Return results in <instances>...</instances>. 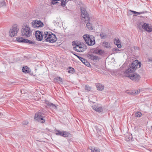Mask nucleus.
Masks as SVG:
<instances>
[{"label":"nucleus","instance_id":"obj_23","mask_svg":"<svg viewBox=\"0 0 152 152\" xmlns=\"http://www.w3.org/2000/svg\"><path fill=\"white\" fill-rule=\"evenodd\" d=\"M94 53L95 54L99 53L100 54H102V51L101 50H98L97 49H94L93 50Z\"/></svg>","mask_w":152,"mask_h":152},{"label":"nucleus","instance_id":"obj_10","mask_svg":"<svg viewBox=\"0 0 152 152\" xmlns=\"http://www.w3.org/2000/svg\"><path fill=\"white\" fill-rule=\"evenodd\" d=\"M142 28L148 33L152 32V25L151 24L144 23L143 25Z\"/></svg>","mask_w":152,"mask_h":152},{"label":"nucleus","instance_id":"obj_17","mask_svg":"<svg viewBox=\"0 0 152 152\" xmlns=\"http://www.w3.org/2000/svg\"><path fill=\"white\" fill-rule=\"evenodd\" d=\"M92 108L94 110L99 112H100L102 110V107H97L95 105L92 106Z\"/></svg>","mask_w":152,"mask_h":152},{"label":"nucleus","instance_id":"obj_28","mask_svg":"<svg viewBox=\"0 0 152 152\" xmlns=\"http://www.w3.org/2000/svg\"><path fill=\"white\" fill-rule=\"evenodd\" d=\"M6 5V3L4 0H3L1 1H0V7L5 6Z\"/></svg>","mask_w":152,"mask_h":152},{"label":"nucleus","instance_id":"obj_45","mask_svg":"<svg viewBox=\"0 0 152 152\" xmlns=\"http://www.w3.org/2000/svg\"><path fill=\"white\" fill-rule=\"evenodd\" d=\"M83 38L86 41V34H84L83 35Z\"/></svg>","mask_w":152,"mask_h":152},{"label":"nucleus","instance_id":"obj_20","mask_svg":"<svg viewBox=\"0 0 152 152\" xmlns=\"http://www.w3.org/2000/svg\"><path fill=\"white\" fill-rule=\"evenodd\" d=\"M42 116V115L41 113L39 112L35 114L34 117V119L36 121H37V119L40 118Z\"/></svg>","mask_w":152,"mask_h":152},{"label":"nucleus","instance_id":"obj_38","mask_svg":"<svg viewBox=\"0 0 152 152\" xmlns=\"http://www.w3.org/2000/svg\"><path fill=\"white\" fill-rule=\"evenodd\" d=\"M112 51L113 52H115L116 51H119V49L117 48H113L112 49Z\"/></svg>","mask_w":152,"mask_h":152},{"label":"nucleus","instance_id":"obj_4","mask_svg":"<svg viewBox=\"0 0 152 152\" xmlns=\"http://www.w3.org/2000/svg\"><path fill=\"white\" fill-rule=\"evenodd\" d=\"M94 37L92 35L86 34V44L89 46L93 45L95 44Z\"/></svg>","mask_w":152,"mask_h":152},{"label":"nucleus","instance_id":"obj_15","mask_svg":"<svg viewBox=\"0 0 152 152\" xmlns=\"http://www.w3.org/2000/svg\"><path fill=\"white\" fill-rule=\"evenodd\" d=\"M114 41L115 44L117 45L118 48H120L121 47L120 41L118 38H115Z\"/></svg>","mask_w":152,"mask_h":152},{"label":"nucleus","instance_id":"obj_13","mask_svg":"<svg viewBox=\"0 0 152 152\" xmlns=\"http://www.w3.org/2000/svg\"><path fill=\"white\" fill-rule=\"evenodd\" d=\"M88 56L89 58L94 61H98L100 59L98 56H94L92 54H89L88 55Z\"/></svg>","mask_w":152,"mask_h":152},{"label":"nucleus","instance_id":"obj_43","mask_svg":"<svg viewBox=\"0 0 152 152\" xmlns=\"http://www.w3.org/2000/svg\"><path fill=\"white\" fill-rule=\"evenodd\" d=\"M76 46L78 47V48L79 49L80 48H82V47L80 46V45L79 44H77V45H76Z\"/></svg>","mask_w":152,"mask_h":152},{"label":"nucleus","instance_id":"obj_24","mask_svg":"<svg viewBox=\"0 0 152 152\" xmlns=\"http://www.w3.org/2000/svg\"><path fill=\"white\" fill-rule=\"evenodd\" d=\"M103 45L104 47L108 48L110 47V44L107 42H104L103 43Z\"/></svg>","mask_w":152,"mask_h":152},{"label":"nucleus","instance_id":"obj_44","mask_svg":"<svg viewBox=\"0 0 152 152\" xmlns=\"http://www.w3.org/2000/svg\"><path fill=\"white\" fill-rule=\"evenodd\" d=\"M132 12H133L135 14H139V12H137L136 11H133Z\"/></svg>","mask_w":152,"mask_h":152},{"label":"nucleus","instance_id":"obj_14","mask_svg":"<svg viewBox=\"0 0 152 152\" xmlns=\"http://www.w3.org/2000/svg\"><path fill=\"white\" fill-rule=\"evenodd\" d=\"M86 27L90 30H92L94 29V26L91 22H86Z\"/></svg>","mask_w":152,"mask_h":152},{"label":"nucleus","instance_id":"obj_1","mask_svg":"<svg viewBox=\"0 0 152 152\" xmlns=\"http://www.w3.org/2000/svg\"><path fill=\"white\" fill-rule=\"evenodd\" d=\"M141 64L138 60L134 61L126 69L125 71L124 75L128 77L133 81L138 82L140 78V76L138 74L133 72L138 67L140 68Z\"/></svg>","mask_w":152,"mask_h":152},{"label":"nucleus","instance_id":"obj_8","mask_svg":"<svg viewBox=\"0 0 152 152\" xmlns=\"http://www.w3.org/2000/svg\"><path fill=\"white\" fill-rule=\"evenodd\" d=\"M44 34L42 31H37L35 33V36L37 40L39 41L42 40L43 37H44Z\"/></svg>","mask_w":152,"mask_h":152},{"label":"nucleus","instance_id":"obj_3","mask_svg":"<svg viewBox=\"0 0 152 152\" xmlns=\"http://www.w3.org/2000/svg\"><path fill=\"white\" fill-rule=\"evenodd\" d=\"M21 35L25 37H28L31 35L32 31L27 25L23 26L21 30Z\"/></svg>","mask_w":152,"mask_h":152},{"label":"nucleus","instance_id":"obj_7","mask_svg":"<svg viewBox=\"0 0 152 152\" xmlns=\"http://www.w3.org/2000/svg\"><path fill=\"white\" fill-rule=\"evenodd\" d=\"M33 28H37L39 27H42L44 26L43 23L40 20H35L32 22Z\"/></svg>","mask_w":152,"mask_h":152},{"label":"nucleus","instance_id":"obj_34","mask_svg":"<svg viewBox=\"0 0 152 152\" xmlns=\"http://www.w3.org/2000/svg\"><path fill=\"white\" fill-rule=\"evenodd\" d=\"M91 87L86 85V91H89L91 90Z\"/></svg>","mask_w":152,"mask_h":152},{"label":"nucleus","instance_id":"obj_2","mask_svg":"<svg viewBox=\"0 0 152 152\" xmlns=\"http://www.w3.org/2000/svg\"><path fill=\"white\" fill-rule=\"evenodd\" d=\"M44 37L46 42L53 43L55 42L57 39L56 36L51 32L45 31L44 33Z\"/></svg>","mask_w":152,"mask_h":152},{"label":"nucleus","instance_id":"obj_9","mask_svg":"<svg viewBox=\"0 0 152 152\" xmlns=\"http://www.w3.org/2000/svg\"><path fill=\"white\" fill-rule=\"evenodd\" d=\"M55 134L57 135H60L63 137H67L69 135V133L66 131H63L62 132L58 130H55Z\"/></svg>","mask_w":152,"mask_h":152},{"label":"nucleus","instance_id":"obj_27","mask_svg":"<svg viewBox=\"0 0 152 152\" xmlns=\"http://www.w3.org/2000/svg\"><path fill=\"white\" fill-rule=\"evenodd\" d=\"M45 103L48 106H50L53 107H56V106L53 103L50 102L48 101H46Z\"/></svg>","mask_w":152,"mask_h":152},{"label":"nucleus","instance_id":"obj_25","mask_svg":"<svg viewBox=\"0 0 152 152\" xmlns=\"http://www.w3.org/2000/svg\"><path fill=\"white\" fill-rule=\"evenodd\" d=\"M142 23L141 22H138L137 23V28L140 29L141 30L143 26Z\"/></svg>","mask_w":152,"mask_h":152},{"label":"nucleus","instance_id":"obj_32","mask_svg":"<svg viewBox=\"0 0 152 152\" xmlns=\"http://www.w3.org/2000/svg\"><path fill=\"white\" fill-rule=\"evenodd\" d=\"M141 115V113L139 112H137L135 114V116L136 117H140Z\"/></svg>","mask_w":152,"mask_h":152},{"label":"nucleus","instance_id":"obj_37","mask_svg":"<svg viewBox=\"0 0 152 152\" xmlns=\"http://www.w3.org/2000/svg\"><path fill=\"white\" fill-rule=\"evenodd\" d=\"M72 45L73 46H76L77 45V42H76L73 41L72 42Z\"/></svg>","mask_w":152,"mask_h":152},{"label":"nucleus","instance_id":"obj_29","mask_svg":"<svg viewBox=\"0 0 152 152\" xmlns=\"http://www.w3.org/2000/svg\"><path fill=\"white\" fill-rule=\"evenodd\" d=\"M79 59L85 65H86V60L85 59L79 56H77Z\"/></svg>","mask_w":152,"mask_h":152},{"label":"nucleus","instance_id":"obj_47","mask_svg":"<svg viewBox=\"0 0 152 152\" xmlns=\"http://www.w3.org/2000/svg\"><path fill=\"white\" fill-rule=\"evenodd\" d=\"M57 1H60L61 0H56Z\"/></svg>","mask_w":152,"mask_h":152},{"label":"nucleus","instance_id":"obj_46","mask_svg":"<svg viewBox=\"0 0 152 152\" xmlns=\"http://www.w3.org/2000/svg\"><path fill=\"white\" fill-rule=\"evenodd\" d=\"M139 14H138V15H140L141 14H142V13H144V12H139Z\"/></svg>","mask_w":152,"mask_h":152},{"label":"nucleus","instance_id":"obj_36","mask_svg":"<svg viewBox=\"0 0 152 152\" xmlns=\"http://www.w3.org/2000/svg\"><path fill=\"white\" fill-rule=\"evenodd\" d=\"M28 122L26 121H23L22 122V124L23 125H26L28 124Z\"/></svg>","mask_w":152,"mask_h":152},{"label":"nucleus","instance_id":"obj_39","mask_svg":"<svg viewBox=\"0 0 152 152\" xmlns=\"http://www.w3.org/2000/svg\"><path fill=\"white\" fill-rule=\"evenodd\" d=\"M57 1L56 0H53L52 1V4H55L56 3H57L58 2L56 1Z\"/></svg>","mask_w":152,"mask_h":152},{"label":"nucleus","instance_id":"obj_33","mask_svg":"<svg viewBox=\"0 0 152 152\" xmlns=\"http://www.w3.org/2000/svg\"><path fill=\"white\" fill-rule=\"evenodd\" d=\"M131 95H136V90L131 91Z\"/></svg>","mask_w":152,"mask_h":152},{"label":"nucleus","instance_id":"obj_40","mask_svg":"<svg viewBox=\"0 0 152 152\" xmlns=\"http://www.w3.org/2000/svg\"><path fill=\"white\" fill-rule=\"evenodd\" d=\"M86 66H87L90 67L91 66V65L88 62L86 61Z\"/></svg>","mask_w":152,"mask_h":152},{"label":"nucleus","instance_id":"obj_26","mask_svg":"<svg viewBox=\"0 0 152 152\" xmlns=\"http://www.w3.org/2000/svg\"><path fill=\"white\" fill-rule=\"evenodd\" d=\"M61 5L63 7H64L66 4L68 2L66 0H61Z\"/></svg>","mask_w":152,"mask_h":152},{"label":"nucleus","instance_id":"obj_48","mask_svg":"<svg viewBox=\"0 0 152 152\" xmlns=\"http://www.w3.org/2000/svg\"><path fill=\"white\" fill-rule=\"evenodd\" d=\"M151 128H152V126H151Z\"/></svg>","mask_w":152,"mask_h":152},{"label":"nucleus","instance_id":"obj_22","mask_svg":"<svg viewBox=\"0 0 152 152\" xmlns=\"http://www.w3.org/2000/svg\"><path fill=\"white\" fill-rule=\"evenodd\" d=\"M29 68L26 66L25 67H23L22 69L23 72L25 73H28L29 72Z\"/></svg>","mask_w":152,"mask_h":152},{"label":"nucleus","instance_id":"obj_6","mask_svg":"<svg viewBox=\"0 0 152 152\" xmlns=\"http://www.w3.org/2000/svg\"><path fill=\"white\" fill-rule=\"evenodd\" d=\"M19 28L16 24L14 25L10 31V36L11 37H13L16 36L19 31Z\"/></svg>","mask_w":152,"mask_h":152},{"label":"nucleus","instance_id":"obj_19","mask_svg":"<svg viewBox=\"0 0 152 152\" xmlns=\"http://www.w3.org/2000/svg\"><path fill=\"white\" fill-rule=\"evenodd\" d=\"M45 117V116H42L40 118L37 119V121L41 123H43L45 121V119L44 118Z\"/></svg>","mask_w":152,"mask_h":152},{"label":"nucleus","instance_id":"obj_5","mask_svg":"<svg viewBox=\"0 0 152 152\" xmlns=\"http://www.w3.org/2000/svg\"><path fill=\"white\" fill-rule=\"evenodd\" d=\"M16 40L18 42L22 43H26L30 45H35L36 44V42L31 41L27 39H25L22 37H17L16 39Z\"/></svg>","mask_w":152,"mask_h":152},{"label":"nucleus","instance_id":"obj_35","mask_svg":"<svg viewBox=\"0 0 152 152\" xmlns=\"http://www.w3.org/2000/svg\"><path fill=\"white\" fill-rule=\"evenodd\" d=\"M73 49L77 52H80L79 49H78V47L76 46V45L75 47H74Z\"/></svg>","mask_w":152,"mask_h":152},{"label":"nucleus","instance_id":"obj_11","mask_svg":"<svg viewBox=\"0 0 152 152\" xmlns=\"http://www.w3.org/2000/svg\"><path fill=\"white\" fill-rule=\"evenodd\" d=\"M81 16V18L82 20H84L86 18V12L85 9L82 7H80Z\"/></svg>","mask_w":152,"mask_h":152},{"label":"nucleus","instance_id":"obj_16","mask_svg":"<svg viewBox=\"0 0 152 152\" xmlns=\"http://www.w3.org/2000/svg\"><path fill=\"white\" fill-rule=\"evenodd\" d=\"M97 89L99 91H102L103 90L104 86L99 83H97L96 84Z\"/></svg>","mask_w":152,"mask_h":152},{"label":"nucleus","instance_id":"obj_12","mask_svg":"<svg viewBox=\"0 0 152 152\" xmlns=\"http://www.w3.org/2000/svg\"><path fill=\"white\" fill-rule=\"evenodd\" d=\"M93 20V16L90 13H88L86 12V22H92Z\"/></svg>","mask_w":152,"mask_h":152},{"label":"nucleus","instance_id":"obj_31","mask_svg":"<svg viewBox=\"0 0 152 152\" xmlns=\"http://www.w3.org/2000/svg\"><path fill=\"white\" fill-rule=\"evenodd\" d=\"M100 35L102 39H105L106 37V35L103 33H101Z\"/></svg>","mask_w":152,"mask_h":152},{"label":"nucleus","instance_id":"obj_42","mask_svg":"<svg viewBox=\"0 0 152 152\" xmlns=\"http://www.w3.org/2000/svg\"><path fill=\"white\" fill-rule=\"evenodd\" d=\"M131 91H129L127 90L126 91V93L129 94H131Z\"/></svg>","mask_w":152,"mask_h":152},{"label":"nucleus","instance_id":"obj_30","mask_svg":"<svg viewBox=\"0 0 152 152\" xmlns=\"http://www.w3.org/2000/svg\"><path fill=\"white\" fill-rule=\"evenodd\" d=\"M68 72L69 73H73L74 72V69L73 68L70 67L69 70Z\"/></svg>","mask_w":152,"mask_h":152},{"label":"nucleus","instance_id":"obj_18","mask_svg":"<svg viewBox=\"0 0 152 152\" xmlns=\"http://www.w3.org/2000/svg\"><path fill=\"white\" fill-rule=\"evenodd\" d=\"M91 151V152H100L99 148H95L94 147H90L88 148Z\"/></svg>","mask_w":152,"mask_h":152},{"label":"nucleus","instance_id":"obj_41","mask_svg":"<svg viewBox=\"0 0 152 152\" xmlns=\"http://www.w3.org/2000/svg\"><path fill=\"white\" fill-rule=\"evenodd\" d=\"M136 95L140 93V89H138L137 90H136Z\"/></svg>","mask_w":152,"mask_h":152},{"label":"nucleus","instance_id":"obj_21","mask_svg":"<svg viewBox=\"0 0 152 152\" xmlns=\"http://www.w3.org/2000/svg\"><path fill=\"white\" fill-rule=\"evenodd\" d=\"M54 81L55 82H58L59 83H62V79L60 77H56L54 79Z\"/></svg>","mask_w":152,"mask_h":152}]
</instances>
